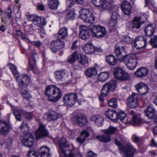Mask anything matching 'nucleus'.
Listing matches in <instances>:
<instances>
[{"mask_svg":"<svg viewBox=\"0 0 157 157\" xmlns=\"http://www.w3.org/2000/svg\"><path fill=\"white\" fill-rule=\"evenodd\" d=\"M19 88L21 90V93L23 98L27 100H29L31 96L27 90V85L30 81V78L28 75H22L17 78Z\"/></svg>","mask_w":157,"mask_h":157,"instance_id":"1","label":"nucleus"},{"mask_svg":"<svg viewBox=\"0 0 157 157\" xmlns=\"http://www.w3.org/2000/svg\"><path fill=\"white\" fill-rule=\"evenodd\" d=\"M115 143L118 146L120 153L123 154L126 157H133L134 154L136 151V149L130 143H127L124 147L120 141L115 139Z\"/></svg>","mask_w":157,"mask_h":157,"instance_id":"2","label":"nucleus"},{"mask_svg":"<svg viewBox=\"0 0 157 157\" xmlns=\"http://www.w3.org/2000/svg\"><path fill=\"white\" fill-rule=\"evenodd\" d=\"M121 61H123L127 67L130 70H133L135 68L138 62L135 54H130L125 55Z\"/></svg>","mask_w":157,"mask_h":157,"instance_id":"3","label":"nucleus"},{"mask_svg":"<svg viewBox=\"0 0 157 157\" xmlns=\"http://www.w3.org/2000/svg\"><path fill=\"white\" fill-rule=\"evenodd\" d=\"M89 29L93 37L101 38L104 37L106 33L105 28L100 25H91Z\"/></svg>","mask_w":157,"mask_h":157,"instance_id":"4","label":"nucleus"},{"mask_svg":"<svg viewBox=\"0 0 157 157\" xmlns=\"http://www.w3.org/2000/svg\"><path fill=\"white\" fill-rule=\"evenodd\" d=\"M114 75L117 79L121 81H125L130 79V75L120 67H117L114 70Z\"/></svg>","mask_w":157,"mask_h":157,"instance_id":"5","label":"nucleus"},{"mask_svg":"<svg viewBox=\"0 0 157 157\" xmlns=\"http://www.w3.org/2000/svg\"><path fill=\"white\" fill-rule=\"evenodd\" d=\"M60 40L58 39L52 41L51 43L50 48L53 52L55 53L64 47V42L63 41H60Z\"/></svg>","mask_w":157,"mask_h":157,"instance_id":"6","label":"nucleus"},{"mask_svg":"<svg viewBox=\"0 0 157 157\" xmlns=\"http://www.w3.org/2000/svg\"><path fill=\"white\" fill-rule=\"evenodd\" d=\"M80 32L79 37L84 40H86L90 37V29L87 26L84 25H80Z\"/></svg>","mask_w":157,"mask_h":157,"instance_id":"7","label":"nucleus"},{"mask_svg":"<svg viewBox=\"0 0 157 157\" xmlns=\"http://www.w3.org/2000/svg\"><path fill=\"white\" fill-rule=\"evenodd\" d=\"M78 96L76 94L71 93L66 94L63 98L65 103L69 105H73L75 103Z\"/></svg>","mask_w":157,"mask_h":157,"instance_id":"8","label":"nucleus"},{"mask_svg":"<svg viewBox=\"0 0 157 157\" xmlns=\"http://www.w3.org/2000/svg\"><path fill=\"white\" fill-rule=\"evenodd\" d=\"M138 96L136 94L133 93L130 95L127 100V105L130 107L134 108L138 106L137 98Z\"/></svg>","mask_w":157,"mask_h":157,"instance_id":"9","label":"nucleus"},{"mask_svg":"<svg viewBox=\"0 0 157 157\" xmlns=\"http://www.w3.org/2000/svg\"><path fill=\"white\" fill-rule=\"evenodd\" d=\"M23 145L29 147H32L34 144V139L33 135L30 133L26 134L22 140Z\"/></svg>","mask_w":157,"mask_h":157,"instance_id":"10","label":"nucleus"},{"mask_svg":"<svg viewBox=\"0 0 157 157\" xmlns=\"http://www.w3.org/2000/svg\"><path fill=\"white\" fill-rule=\"evenodd\" d=\"M146 40L142 36H139L136 38L134 42L135 47L137 49L144 48L146 45Z\"/></svg>","mask_w":157,"mask_h":157,"instance_id":"11","label":"nucleus"},{"mask_svg":"<svg viewBox=\"0 0 157 157\" xmlns=\"http://www.w3.org/2000/svg\"><path fill=\"white\" fill-rule=\"evenodd\" d=\"M125 49L124 46H122L121 47L116 45L115 48V52L117 58L119 60L121 61L124 57L125 55Z\"/></svg>","mask_w":157,"mask_h":157,"instance_id":"12","label":"nucleus"},{"mask_svg":"<svg viewBox=\"0 0 157 157\" xmlns=\"http://www.w3.org/2000/svg\"><path fill=\"white\" fill-rule=\"evenodd\" d=\"M31 18V20L33 23L38 27L44 26L46 24L47 21L44 18H41L37 16H32Z\"/></svg>","mask_w":157,"mask_h":157,"instance_id":"13","label":"nucleus"},{"mask_svg":"<svg viewBox=\"0 0 157 157\" xmlns=\"http://www.w3.org/2000/svg\"><path fill=\"white\" fill-rule=\"evenodd\" d=\"M10 127L9 123L4 121H0V132L6 135L9 132Z\"/></svg>","mask_w":157,"mask_h":157,"instance_id":"14","label":"nucleus"},{"mask_svg":"<svg viewBox=\"0 0 157 157\" xmlns=\"http://www.w3.org/2000/svg\"><path fill=\"white\" fill-rule=\"evenodd\" d=\"M75 121L76 123L80 126L86 125L88 122L86 117L82 114L76 117Z\"/></svg>","mask_w":157,"mask_h":157,"instance_id":"15","label":"nucleus"},{"mask_svg":"<svg viewBox=\"0 0 157 157\" xmlns=\"http://www.w3.org/2000/svg\"><path fill=\"white\" fill-rule=\"evenodd\" d=\"M44 126L43 124L40 125L36 133L37 139L45 137L48 135V133L45 130Z\"/></svg>","mask_w":157,"mask_h":157,"instance_id":"16","label":"nucleus"},{"mask_svg":"<svg viewBox=\"0 0 157 157\" xmlns=\"http://www.w3.org/2000/svg\"><path fill=\"white\" fill-rule=\"evenodd\" d=\"M59 145L60 150L63 154L65 153V148L69 147L70 144L66 139L62 137L60 140Z\"/></svg>","mask_w":157,"mask_h":157,"instance_id":"17","label":"nucleus"},{"mask_svg":"<svg viewBox=\"0 0 157 157\" xmlns=\"http://www.w3.org/2000/svg\"><path fill=\"white\" fill-rule=\"evenodd\" d=\"M52 98L50 101L52 102H56L59 100L62 96V93L60 89L56 87L53 94Z\"/></svg>","mask_w":157,"mask_h":157,"instance_id":"18","label":"nucleus"},{"mask_svg":"<svg viewBox=\"0 0 157 157\" xmlns=\"http://www.w3.org/2000/svg\"><path fill=\"white\" fill-rule=\"evenodd\" d=\"M58 118L56 113L54 111L46 113L44 115L43 119L48 121H55Z\"/></svg>","mask_w":157,"mask_h":157,"instance_id":"19","label":"nucleus"},{"mask_svg":"<svg viewBox=\"0 0 157 157\" xmlns=\"http://www.w3.org/2000/svg\"><path fill=\"white\" fill-rule=\"evenodd\" d=\"M107 118L110 119L114 122L117 121V113L115 110L108 109L105 113Z\"/></svg>","mask_w":157,"mask_h":157,"instance_id":"20","label":"nucleus"},{"mask_svg":"<svg viewBox=\"0 0 157 157\" xmlns=\"http://www.w3.org/2000/svg\"><path fill=\"white\" fill-rule=\"evenodd\" d=\"M132 6L128 1H124L121 5V9L124 14L128 15L131 13Z\"/></svg>","mask_w":157,"mask_h":157,"instance_id":"21","label":"nucleus"},{"mask_svg":"<svg viewBox=\"0 0 157 157\" xmlns=\"http://www.w3.org/2000/svg\"><path fill=\"white\" fill-rule=\"evenodd\" d=\"M56 86L53 85L49 86L47 87L45 92V95L48 97V98L50 101Z\"/></svg>","mask_w":157,"mask_h":157,"instance_id":"22","label":"nucleus"},{"mask_svg":"<svg viewBox=\"0 0 157 157\" xmlns=\"http://www.w3.org/2000/svg\"><path fill=\"white\" fill-rule=\"evenodd\" d=\"M39 152L41 157H50V149L47 147L43 146L39 150Z\"/></svg>","mask_w":157,"mask_h":157,"instance_id":"23","label":"nucleus"},{"mask_svg":"<svg viewBox=\"0 0 157 157\" xmlns=\"http://www.w3.org/2000/svg\"><path fill=\"white\" fill-rule=\"evenodd\" d=\"M94 47L91 43L86 44L83 48V51L86 54H92L94 52Z\"/></svg>","mask_w":157,"mask_h":157,"instance_id":"24","label":"nucleus"},{"mask_svg":"<svg viewBox=\"0 0 157 157\" xmlns=\"http://www.w3.org/2000/svg\"><path fill=\"white\" fill-rule=\"evenodd\" d=\"M148 73L147 69L144 67L138 68L135 74L139 77H142L146 76Z\"/></svg>","mask_w":157,"mask_h":157,"instance_id":"25","label":"nucleus"},{"mask_svg":"<svg viewBox=\"0 0 157 157\" xmlns=\"http://www.w3.org/2000/svg\"><path fill=\"white\" fill-rule=\"evenodd\" d=\"M58 39L62 40L64 39L68 35L67 29L65 27L61 28L58 32Z\"/></svg>","mask_w":157,"mask_h":157,"instance_id":"26","label":"nucleus"},{"mask_svg":"<svg viewBox=\"0 0 157 157\" xmlns=\"http://www.w3.org/2000/svg\"><path fill=\"white\" fill-rule=\"evenodd\" d=\"M85 74L89 78H92L97 75V71L95 67H90L87 69L85 72Z\"/></svg>","mask_w":157,"mask_h":157,"instance_id":"27","label":"nucleus"},{"mask_svg":"<svg viewBox=\"0 0 157 157\" xmlns=\"http://www.w3.org/2000/svg\"><path fill=\"white\" fill-rule=\"evenodd\" d=\"M155 29V27L153 26L152 25H147L144 29L145 35L148 36H151L154 33Z\"/></svg>","mask_w":157,"mask_h":157,"instance_id":"28","label":"nucleus"},{"mask_svg":"<svg viewBox=\"0 0 157 157\" xmlns=\"http://www.w3.org/2000/svg\"><path fill=\"white\" fill-rule=\"evenodd\" d=\"M96 138L99 141L102 142L108 143L111 140V137L108 134L98 136Z\"/></svg>","mask_w":157,"mask_h":157,"instance_id":"29","label":"nucleus"},{"mask_svg":"<svg viewBox=\"0 0 157 157\" xmlns=\"http://www.w3.org/2000/svg\"><path fill=\"white\" fill-rule=\"evenodd\" d=\"M144 21H141V17H135L133 21L132 24V28L139 29L142 24L144 23Z\"/></svg>","mask_w":157,"mask_h":157,"instance_id":"30","label":"nucleus"},{"mask_svg":"<svg viewBox=\"0 0 157 157\" xmlns=\"http://www.w3.org/2000/svg\"><path fill=\"white\" fill-rule=\"evenodd\" d=\"M91 120L94 121L95 123L98 126L102 125L104 121L103 118L99 115H96L92 117Z\"/></svg>","mask_w":157,"mask_h":157,"instance_id":"31","label":"nucleus"},{"mask_svg":"<svg viewBox=\"0 0 157 157\" xmlns=\"http://www.w3.org/2000/svg\"><path fill=\"white\" fill-rule=\"evenodd\" d=\"M147 116L150 119H152L155 115V109L152 105H149L147 108Z\"/></svg>","mask_w":157,"mask_h":157,"instance_id":"32","label":"nucleus"},{"mask_svg":"<svg viewBox=\"0 0 157 157\" xmlns=\"http://www.w3.org/2000/svg\"><path fill=\"white\" fill-rule=\"evenodd\" d=\"M112 4V2L110 0H103L101 5V7L103 9L112 10L113 8Z\"/></svg>","mask_w":157,"mask_h":157,"instance_id":"33","label":"nucleus"},{"mask_svg":"<svg viewBox=\"0 0 157 157\" xmlns=\"http://www.w3.org/2000/svg\"><path fill=\"white\" fill-rule=\"evenodd\" d=\"M49 8L52 10H56L59 5V3L58 0H51L48 3Z\"/></svg>","mask_w":157,"mask_h":157,"instance_id":"34","label":"nucleus"},{"mask_svg":"<svg viewBox=\"0 0 157 157\" xmlns=\"http://www.w3.org/2000/svg\"><path fill=\"white\" fill-rule=\"evenodd\" d=\"M106 61L110 65L112 66L115 65L117 63L116 59L112 55H110L106 57Z\"/></svg>","mask_w":157,"mask_h":157,"instance_id":"35","label":"nucleus"},{"mask_svg":"<svg viewBox=\"0 0 157 157\" xmlns=\"http://www.w3.org/2000/svg\"><path fill=\"white\" fill-rule=\"evenodd\" d=\"M65 73L64 70H57L54 73V76L57 81H61L62 80L63 78Z\"/></svg>","mask_w":157,"mask_h":157,"instance_id":"36","label":"nucleus"},{"mask_svg":"<svg viewBox=\"0 0 157 157\" xmlns=\"http://www.w3.org/2000/svg\"><path fill=\"white\" fill-rule=\"evenodd\" d=\"M78 61L81 64L84 66L88 63V59L85 55L78 54Z\"/></svg>","mask_w":157,"mask_h":157,"instance_id":"37","label":"nucleus"},{"mask_svg":"<svg viewBox=\"0 0 157 157\" xmlns=\"http://www.w3.org/2000/svg\"><path fill=\"white\" fill-rule=\"evenodd\" d=\"M78 54L77 52H75L68 58L67 61L71 63H74L77 59H78Z\"/></svg>","mask_w":157,"mask_h":157,"instance_id":"38","label":"nucleus"},{"mask_svg":"<svg viewBox=\"0 0 157 157\" xmlns=\"http://www.w3.org/2000/svg\"><path fill=\"white\" fill-rule=\"evenodd\" d=\"M82 19L84 22L89 23H93L94 21V17L92 13L88 14V15L85 17H83V18Z\"/></svg>","mask_w":157,"mask_h":157,"instance_id":"39","label":"nucleus"},{"mask_svg":"<svg viewBox=\"0 0 157 157\" xmlns=\"http://www.w3.org/2000/svg\"><path fill=\"white\" fill-rule=\"evenodd\" d=\"M109 74L107 72H103L100 74L98 76V79L100 81H105L109 78Z\"/></svg>","mask_w":157,"mask_h":157,"instance_id":"40","label":"nucleus"},{"mask_svg":"<svg viewBox=\"0 0 157 157\" xmlns=\"http://www.w3.org/2000/svg\"><path fill=\"white\" fill-rule=\"evenodd\" d=\"M117 129L116 128L110 126L108 129L103 130V132L109 135L114 134Z\"/></svg>","mask_w":157,"mask_h":157,"instance_id":"41","label":"nucleus"},{"mask_svg":"<svg viewBox=\"0 0 157 157\" xmlns=\"http://www.w3.org/2000/svg\"><path fill=\"white\" fill-rule=\"evenodd\" d=\"M142 122V120L135 115H133L132 120L130 121L131 124L133 125H136Z\"/></svg>","mask_w":157,"mask_h":157,"instance_id":"42","label":"nucleus"},{"mask_svg":"<svg viewBox=\"0 0 157 157\" xmlns=\"http://www.w3.org/2000/svg\"><path fill=\"white\" fill-rule=\"evenodd\" d=\"M117 82L115 80H112L106 84L110 91H114L117 87Z\"/></svg>","mask_w":157,"mask_h":157,"instance_id":"43","label":"nucleus"},{"mask_svg":"<svg viewBox=\"0 0 157 157\" xmlns=\"http://www.w3.org/2000/svg\"><path fill=\"white\" fill-rule=\"evenodd\" d=\"M8 66L10 69L13 75L16 77V80H17V78L20 76L21 75L18 76L19 73L17 70L16 67L15 66L11 63L9 64Z\"/></svg>","mask_w":157,"mask_h":157,"instance_id":"44","label":"nucleus"},{"mask_svg":"<svg viewBox=\"0 0 157 157\" xmlns=\"http://www.w3.org/2000/svg\"><path fill=\"white\" fill-rule=\"evenodd\" d=\"M80 13V16L81 19L83 18V17H85L88 14L92 13H90L89 9L85 8L82 9L79 12Z\"/></svg>","mask_w":157,"mask_h":157,"instance_id":"45","label":"nucleus"},{"mask_svg":"<svg viewBox=\"0 0 157 157\" xmlns=\"http://www.w3.org/2000/svg\"><path fill=\"white\" fill-rule=\"evenodd\" d=\"M20 128L21 132L24 133H27L29 129V127L27 126L26 123L24 122H22V124Z\"/></svg>","mask_w":157,"mask_h":157,"instance_id":"46","label":"nucleus"},{"mask_svg":"<svg viewBox=\"0 0 157 157\" xmlns=\"http://www.w3.org/2000/svg\"><path fill=\"white\" fill-rule=\"evenodd\" d=\"M109 106L112 107L116 108L117 106V101L115 98H113L111 99L108 102Z\"/></svg>","mask_w":157,"mask_h":157,"instance_id":"47","label":"nucleus"},{"mask_svg":"<svg viewBox=\"0 0 157 157\" xmlns=\"http://www.w3.org/2000/svg\"><path fill=\"white\" fill-rule=\"evenodd\" d=\"M16 34L18 36H20L21 38L24 41H26L27 42H29L30 41L29 39L23 34L22 32L20 30H16Z\"/></svg>","mask_w":157,"mask_h":157,"instance_id":"48","label":"nucleus"},{"mask_svg":"<svg viewBox=\"0 0 157 157\" xmlns=\"http://www.w3.org/2000/svg\"><path fill=\"white\" fill-rule=\"evenodd\" d=\"M126 116V114L124 112L120 111L118 113H117V121L118 119H120L121 122H123Z\"/></svg>","mask_w":157,"mask_h":157,"instance_id":"49","label":"nucleus"},{"mask_svg":"<svg viewBox=\"0 0 157 157\" xmlns=\"http://www.w3.org/2000/svg\"><path fill=\"white\" fill-rule=\"evenodd\" d=\"M133 39L128 36H124L123 37L121 41L123 43L129 44L133 41Z\"/></svg>","mask_w":157,"mask_h":157,"instance_id":"50","label":"nucleus"},{"mask_svg":"<svg viewBox=\"0 0 157 157\" xmlns=\"http://www.w3.org/2000/svg\"><path fill=\"white\" fill-rule=\"evenodd\" d=\"M107 85L106 84H105L103 86L102 89L101 90V94L104 96H107L108 93L110 92Z\"/></svg>","mask_w":157,"mask_h":157,"instance_id":"51","label":"nucleus"},{"mask_svg":"<svg viewBox=\"0 0 157 157\" xmlns=\"http://www.w3.org/2000/svg\"><path fill=\"white\" fill-rule=\"evenodd\" d=\"M13 113L17 121H21V112L18 110H15Z\"/></svg>","mask_w":157,"mask_h":157,"instance_id":"52","label":"nucleus"},{"mask_svg":"<svg viewBox=\"0 0 157 157\" xmlns=\"http://www.w3.org/2000/svg\"><path fill=\"white\" fill-rule=\"evenodd\" d=\"M75 12L74 11H71L68 12L67 15V18L68 20H73L75 17Z\"/></svg>","mask_w":157,"mask_h":157,"instance_id":"53","label":"nucleus"},{"mask_svg":"<svg viewBox=\"0 0 157 157\" xmlns=\"http://www.w3.org/2000/svg\"><path fill=\"white\" fill-rule=\"evenodd\" d=\"M150 44L154 48H157V36L155 35L154 37L150 40Z\"/></svg>","mask_w":157,"mask_h":157,"instance_id":"54","label":"nucleus"},{"mask_svg":"<svg viewBox=\"0 0 157 157\" xmlns=\"http://www.w3.org/2000/svg\"><path fill=\"white\" fill-rule=\"evenodd\" d=\"M117 25V21L113 20L110 19L108 26L111 29L115 27Z\"/></svg>","mask_w":157,"mask_h":157,"instance_id":"55","label":"nucleus"},{"mask_svg":"<svg viewBox=\"0 0 157 157\" xmlns=\"http://www.w3.org/2000/svg\"><path fill=\"white\" fill-rule=\"evenodd\" d=\"M142 89L139 92L141 95L145 94L148 91L147 86L146 85L144 86L143 85H142Z\"/></svg>","mask_w":157,"mask_h":157,"instance_id":"56","label":"nucleus"},{"mask_svg":"<svg viewBox=\"0 0 157 157\" xmlns=\"http://www.w3.org/2000/svg\"><path fill=\"white\" fill-rule=\"evenodd\" d=\"M103 0H92L93 3L96 6L101 7L102 2H103Z\"/></svg>","mask_w":157,"mask_h":157,"instance_id":"57","label":"nucleus"},{"mask_svg":"<svg viewBox=\"0 0 157 157\" xmlns=\"http://www.w3.org/2000/svg\"><path fill=\"white\" fill-rule=\"evenodd\" d=\"M145 6L150 8L153 5V0H145Z\"/></svg>","mask_w":157,"mask_h":157,"instance_id":"58","label":"nucleus"},{"mask_svg":"<svg viewBox=\"0 0 157 157\" xmlns=\"http://www.w3.org/2000/svg\"><path fill=\"white\" fill-rule=\"evenodd\" d=\"M118 15L117 11L114 12L111 15V20L117 21Z\"/></svg>","mask_w":157,"mask_h":157,"instance_id":"59","label":"nucleus"},{"mask_svg":"<svg viewBox=\"0 0 157 157\" xmlns=\"http://www.w3.org/2000/svg\"><path fill=\"white\" fill-rule=\"evenodd\" d=\"M142 85H143L144 86L145 85L143 83H140L138 84L136 86V89L138 92L140 91L142 89V88H143Z\"/></svg>","mask_w":157,"mask_h":157,"instance_id":"60","label":"nucleus"},{"mask_svg":"<svg viewBox=\"0 0 157 157\" xmlns=\"http://www.w3.org/2000/svg\"><path fill=\"white\" fill-rule=\"evenodd\" d=\"M132 141L135 143H137L140 140V138L136 135H133L132 137Z\"/></svg>","mask_w":157,"mask_h":157,"instance_id":"61","label":"nucleus"},{"mask_svg":"<svg viewBox=\"0 0 157 157\" xmlns=\"http://www.w3.org/2000/svg\"><path fill=\"white\" fill-rule=\"evenodd\" d=\"M87 157H96L97 155L91 151H89L86 154Z\"/></svg>","mask_w":157,"mask_h":157,"instance_id":"62","label":"nucleus"},{"mask_svg":"<svg viewBox=\"0 0 157 157\" xmlns=\"http://www.w3.org/2000/svg\"><path fill=\"white\" fill-rule=\"evenodd\" d=\"M74 150L73 149H71L70 150V153L69 155H67L66 154L65 152V154H63L64 155L65 157H74Z\"/></svg>","mask_w":157,"mask_h":157,"instance_id":"63","label":"nucleus"},{"mask_svg":"<svg viewBox=\"0 0 157 157\" xmlns=\"http://www.w3.org/2000/svg\"><path fill=\"white\" fill-rule=\"evenodd\" d=\"M37 153L36 152L33 150H30L28 151V156H31V155H37Z\"/></svg>","mask_w":157,"mask_h":157,"instance_id":"64","label":"nucleus"}]
</instances>
